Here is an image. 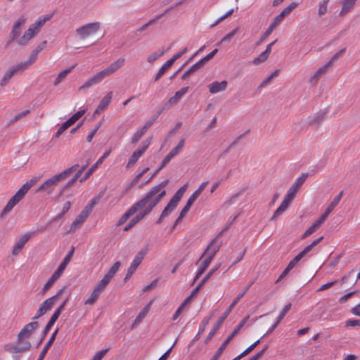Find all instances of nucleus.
<instances>
[{"mask_svg": "<svg viewBox=\"0 0 360 360\" xmlns=\"http://www.w3.org/2000/svg\"><path fill=\"white\" fill-rule=\"evenodd\" d=\"M52 17V14L40 16L29 27L22 36L19 37L27 18L26 15H22L14 22L10 32V39L8 43L15 41L19 46H27L30 40L40 32L41 28L46 22L49 21Z\"/></svg>", "mask_w": 360, "mask_h": 360, "instance_id": "obj_1", "label": "nucleus"}, {"mask_svg": "<svg viewBox=\"0 0 360 360\" xmlns=\"http://www.w3.org/2000/svg\"><path fill=\"white\" fill-rule=\"evenodd\" d=\"M168 183L169 180L167 179L151 188L140 200L133 205L135 210H139L144 216L148 214L166 195L165 187Z\"/></svg>", "mask_w": 360, "mask_h": 360, "instance_id": "obj_2", "label": "nucleus"}, {"mask_svg": "<svg viewBox=\"0 0 360 360\" xmlns=\"http://www.w3.org/2000/svg\"><path fill=\"white\" fill-rule=\"evenodd\" d=\"M78 167V164L74 165L62 172L47 179L38 188L37 191H44L47 194H51L56 186H57L60 182L66 179L72 172L76 171Z\"/></svg>", "mask_w": 360, "mask_h": 360, "instance_id": "obj_3", "label": "nucleus"}, {"mask_svg": "<svg viewBox=\"0 0 360 360\" xmlns=\"http://www.w3.org/2000/svg\"><path fill=\"white\" fill-rule=\"evenodd\" d=\"M37 182V179H32L24 184L15 194L8 200L6 205L0 213V218H4L13 208L24 198L25 195Z\"/></svg>", "mask_w": 360, "mask_h": 360, "instance_id": "obj_4", "label": "nucleus"}, {"mask_svg": "<svg viewBox=\"0 0 360 360\" xmlns=\"http://www.w3.org/2000/svg\"><path fill=\"white\" fill-rule=\"evenodd\" d=\"M254 281L250 282L243 290L241 293H240L232 302V303L230 304L229 308L226 309V311L222 314V316L218 319L217 323L214 325V327L212 330L209 333L207 337L205 339V342H207L210 341L217 330H219V328L221 327V324L226 319V318L229 316L230 312L232 311L233 307L238 304L239 300L244 296V295L247 292V291L249 290V288L251 287V285L253 284Z\"/></svg>", "mask_w": 360, "mask_h": 360, "instance_id": "obj_5", "label": "nucleus"}, {"mask_svg": "<svg viewBox=\"0 0 360 360\" xmlns=\"http://www.w3.org/2000/svg\"><path fill=\"white\" fill-rule=\"evenodd\" d=\"M66 287L62 288L58 292L51 297L46 299L44 301L39 307V309L36 314V315L32 318L33 320L37 319L44 314H45L48 311L51 310L55 303L57 302L58 297L63 295L64 291L65 290Z\"/></svg>", "mask_w": 360, "mask_h": 360, "instance_id": "obj_6", "label": "nucleus"}, {"mask_svg": "<svg viewBox=\"0 0 360 360\" xmlns=\"http://www.w3.org/2000/svg\"><path fill=\"white\" fill-rule=\"evenodd\" d=\"M148 246L144 245L137 252V254L134 257L132 262L131 263L130 266L129 267V269L127 270L126 276L124 278V281H127V280H129L131 277V276L134 274V273L136 271L138 266L142 262L145 256L148 253Z\"/></svg>", "mask_w": 360, "mask_h": 360, "instance_id": "obj_7", "label": "nucleus"}, {"mask_svg": "<svg viewBox=\"0 0 360 360\" xmlns=\"http://www.w3.org/2000/svg\"><path fill=\"white\" fill-rule=\"evenodd\" d=\"M100 27L101 23L99 22H90L78 27L75 32L79 39H85L96 34Z\"/></svg>", "mask_w": 360, "mask_h": 360, "instance_id": "obj_8", "label": "nucleus"}, {"mask_svg": "<svg viewBox=\"0 0 360 360\" xmlns=\"http://www.w3.org/2000/svg\"><path fill=\"white\" fill-rule=\"evenodd\" d=\"M221 233L218 234L212 240L210 243L208 245L205 252L202 255L200 259L206 256L207 258L211 260L213 259L217 252L219 250L222 241L220 240V236Z\"/></svg>", "mask_w": 360, "mask_h": 360, "instance_id": "obj_9", "label": "nucleus"}, {"mask_svg": "<svg viewBox=\"0 0 360 360\" xmlns=\"http://www.w3.org/2000/svg\"><path fill=\"white\" fill-rule=\"evenodd\" d=\"M248 317L244 319L239 325L235 328V330L229 335L226 340L221 344L219 348L217 349L213 357L211 360H218L222 352L226 349L227 345L230 342V341L238 334L240 329L245 324L247 319Z\"/></svg>", "mask_w": 360, "mask_h": 360, "instance_id": "obj_10", "label": "nucleus"}, {"mask_svg": "<svg viewBox=\"0 0 360 360\" xmlns=\"http://www.w3.org/2000/svg\"><path fill=\"white\" fill-rule=\"evenodd\" d=\"M31 347V343L29 341L18 342L15 343H8L4 345V348L6 352L11 354L22 353L28 350Z\"/></svg>", "mask_w": 360, "mask_h": 360, "instance_id": "obj_11", "label": "nucleus"}, {"mask_svg": "<svg viewBox=\"0 0 360 360\" xmlns=\"http://www.w3.org/2000/svg\"><path fill=\"white\" fill-rule=\"evenodd\" d=\"M39 327V323L37 321H32L29 323H27L20 332L18 335V341H28L29 339L34 331Z\"/></svg>", "mask_w": 360, "mask_h": 360, "instance_id": "obj_12", "label": "nucleus"}, {"mask_svg": "<svg viewBox=\"0 0 360 360\" xmlns=\"http://www.w3.org/2000/svg\"><path fill=\"white\" fill-rule=\"evenodd\" d=\"M124 63L125 59L124 58H119L116 61L111 63L108 68L99 72L98 74L103 79L104 78L114 74L117 70L122 68Z\"/></svg>", "mask_w": 360, "mask_h": 360, "instance_id": "obj_13", "label": "nucleus"}, {"mask_svg": "<svg viewBox=\"0 0 360 360\" xmlns=\"http://www.w3.org/2000/svg\"><path fill=\"white\" fill-rule=\"evenodd\" d=\"M34 232H30L25 233L22 236H21L19 239L15 242L13 250H12V255L13 256H17L19 255V253L22 251L26 243L29 240V239L32 237V236L34 234Z\"/></svg>", "mask_w": 360, "mask_h": 360, "instance_id": "obj_14", "label": "nucleus"}, {"mask_svg": "<svg viewBox=\"0 0 360 360\" xmlns=\"http://www.w3.org/2000/svg\"><path fill=\"white\" fill-rule=\"evenodd\" d=\"M89 210H83L81 212V213L77 217V218L75 219V221L72 223L70 226V229L68 232H73L77 229L79 228L82 224L86 221V219L89 216Z\"/></svg>", "mask_w": 360, "mask_h": 360, "instance_id": "obj_15", "label": "nucleus"}, {"mask_svg": "<svg viewBox=\"0 0 360 360\" xmlns=\"http://www.w3.org/2000/svg\"><path fill=\"white\" fill-rule=\"evenodd\" d=\"M149 144L150 142L145 143L144 145L141 148L135 150L132 153V155L129 158L127 167H131L136 163L139 158L145 153Z\"/></svg>", "mask_w": 360, "mask_h": 360, "instance_id": "obj_16", "label": "nucleus"}, {"mask_svg": "<svg viewBox=\"0 0 360 360\" xmlns=\"http://www.w3.org/2000/svg\"><path fill=\"white\" fill-rule=\"evenodd\" d=\"M111 150H108L105 152L103 155L96 161V162L92 165L88 171L85 173V174L80 179V182H84L86 181L94 172V170L104 161V160L110 155Z\"/></svg>", "mask_w": 360, "mask_h": 360, "instance_id": "obj_17", "label": "nucleus"}, {"mask_svg": "<svg viewBox=\"0 0 360 360\" xmlns=\"http://www.w3.org/2000/svg\"><path fill=\"white\" fill-rule=\"evenodd\" d=\"M228 86V82L226 80H223L221 82H214L210 84L207 87L209 89V91L212 94H215L226 90Z\"/></svg>", "mask_w": 360, "mask_h": 360, "instance_id": "obj_18", "label": "nucleus"}, {"mask_svg": "<svg viewBox=\"0 0 360 360\" xmlns=\"http://www.w3.org/2000/svg\"><path fill=\"white\" fill-rule=\"evenodd\" d=\"M188 87H183L180 90L177 91L175 94L171 97L166 103L167 108H172L176 104L188 91Z\"/></svg>", "mask_w": 360, "mask_h": 360, "instance_id": "obj_19", "label": "nucleus"}, {"mask_svg": "<svg viewBox=\"0 0 360 360\" xmlns=\"http://www.w3.org/2000/svg\"><path fill=\"white\" fill-rule=\"evenodd\" d=\"M74 251H75V248H74V247H72L70 251L65 256L63 261L60 263V264L58 266L57 269L54 271L56 274H58V276H61V275L63 274L64 270L65 269L66 266L70 263V262L72 257Z\"/></svg>", "mask_w": 360, "mask_h": 360, "instance_id": "obj_20", "label": "nucleus"}, {"mask_svg": "<svg viewBox=\"0 0 360 360\" xmlns=\"http://www.w3.org/2000/svg\"><path fill=\"white\" fill-rule=\"evenodd\" d=\"M112 96H113L112 91L108 92L106 94V95L102 98V100H101V103H99V105H98L95 112L99 113V112L105 110L108 108V106L110 103V102L112 101Z\"/></svg>", "mask_w": 360, "mask_h": 360, "instance_id": "obj_21", "label": "nucleus"}, {"mask_svg": "<svg viewBox=\"0 0 360 360\" xmlns=\"http://www.w3.org/2000/svg\"><path fill=\"white\" fill-rule=\"evenodd\" d=\"M185 145V139L182 138L177 146L174 147L165 158V162H169L174 157L177 155L184 148Z\"/></svg>", "mask_w": 360, "mask_h": 360, "instance_id": "obj_22", "label": "nucleus"}, {"mask_svg": "<svg viewBox=\"0 0 360 360\" xmlns=\"http://www.w3.org/2000/svg\"><path fill=\"white\" fill-rule=\"evenodd\" d=\"M343 195V191H340V193L335 196L330 205L326 208L325 212L322 214L326 219L329 214L334 210V208L338 205L340 202Z\"/></svg>", "mask_w": 360, "mask_h": 360, "instance_id": "obj_23", "label": "nucleus"}, {"mask_svg": "<svg viewBox=\"0 0 360 360\" xmlns=\"http://www.w3.org/2000/svg\"><path fill=\"white\" fill-rule=\"evenodd\" d=\"M291 201L287 200L284 198L283 200L282 201L281 205L277 208V210L274 212L271 220L274 221L276 220L279 216H281L288 207L289 205L290 204Z\"/></svg>", "mask_w": 360, "mask_h": 360, "instance_id": "obj_24", "label": "nucleus"}, {"mask_svg": "<svg viewBox=\"0 0 360 360\" xmlns=\"http://www.w3.org/2000/svg\"><path fill=\"white\" fill-rule=\"evenodd\" d=\"M103 80L98 72L94 75L91 78L88 79L82 86L79 89V91L89 88L94 84H98Z\"/></svg>", "mask_w": 360, "mask_h": 360, "instance_id": "obj_25", "label": "nucleus"}, {"mask_svg": "<svg viewBox=\"0 0 360 360\" xmlns=\"http://www.w3.org/2000/svg\"><path fill=\"white\" fill-rule=\"evenodd\" d=\"M58 332V329H56V331L53 333V334L51 335L50 340L47 342L45 347L41 352L37 360H43L44 359V358L45 357V356L47 353V351L49 350V347L51 346L53 342H54Z\"/></svg>", "mask_w": 360, "mask_h": 360, "instance_id": "obj_26", "label": "nucleus"}, {"mask_svg": "<svg viewBox=\"0 0 360 360\" xmlns=\"http://www.w3.org/2000/svg\"><path fill=\"white\" fill-rule=\"evenodd\" d=\"M356 0H343L342 1V8L340 15L343 16L346 15L354 6Z\"/></svg>", "mask_w": 360, "mask_h": 360, "instance_id": "obj_27", "label": "nucleus"}, {"mask_svg": "<svg viewBox=\"0 0 360 360\" xmlns=\"http://www.w3.org/2000/svg\"><path fill=\"white\" fill-rule=\"evenodd\" d=\"M323 239V236H321L320 238L314 240L310 245L306 246L302 251H301L298 255L303 258L306 256L309 252H311L313 248L319 243Z\"/></svg>", "mask_w": 360, "mask_h": 360, "instance_id": "obj_28", "label": "nucleus"}, {"mask_svg": "<svg viewBox=\"0 0 360 360\" xmlns=\"http://www.w3.org/2000/svg\"><path fill=\"white\" fill-rule=\"evenodd\" d=\"M325 113L323 112H319L313 117L308 118V124L310 125H319L324 119Z\"/></svg>", "mask_w": 360, "mask_h": 360, "instance_id": "obj_29", "label": "nucleus"}, {"mask_svg": "<svg viewBox=\"0 0 360 360\" xmlns=\"http://www.w3.org/2000/svg\"><path fill=\"white\" fill-rule=\"evenodd\" d=\"M60 276L53 272L51 278L47 281L44 287L41 289V293H46L55 283V282L60 278Z\"/></svg>", "mask_w": 360, "mask_h": 360, "instance_id": "obj_30", "label": "nucleus"}, {"mask_svg": "<svg viewBox=\"0 0 360 360\" xmlns=\"http://www.w3.org/2000/svg\"><path fill=\"white\" fill-rule=\"evenodd\" d=\"M174 64V63L169 59L168 60L161 68L159 70V71L158 72V73L156 74V75L154 77V80L156 82L158 80H159L162 76L165 73V72L169 69L172 65Z\"/></svg>", "mask_w": 360, "mask_h": 360, "instance_id": "obj_31", "label": "nucleus"}, {"mask_svg": "<svg viewBox=\"0 0 360 360\" xmlns=\"http://www.w3.org/2000/svg\"><path fill=\"white\" fill-rule=\"evenodd\" d=\"M212 260L206 257V258L203 260V262L201 263L198 271L195 276L194 281L198 280L200 276L205 271L207 268L210 264Z\"/></svg>", "mask_w": 360, "mask_h": 360, "instance_id": "obj_32", "label": "nucleus"}, {"mask_svg": "<svg viewBox=\"0 0 360 360\" xmlns=\"http://www.w3.org/2000/svg\"><path fill=\"white\" fill-rule=\"evenodd\" d=\"M30 66L26 63L25 61L21 62L16 65L12 66L10 70L12 72L13 75L17 73L22 72L24 70L27 69Z\"/></svg>", "mask_w": 360, "mask_h": 360, "instance_id": "obj_33", "label": "nucleus"}, {"mask_svg": "<svg viewBox=\"0 0 360 360\" xmlns=\"http://www.w3.org/2000/svg\"><path fill=\"white\" fill-rule=\"evenodd\" d=\"M58 317H59L58 314L53 313V314L51 317L50 320L49 321L48 323L46 324V326H45V328L43 330L42 338H44L46 335V334L48 333V332L49 331L51 328L53 326L55 322L57 321Z\"/></svg>", "mask_w": 360, "mask_h": 360, "instance_id": "obj_34", "label": "nucleus"}, {"mask_svg": "<svg viewBox=\"0 0 360 360\" xmlns=\"http://www.w3.org/2000/svg\"><path fill=\"white\" fill-rule=\"evenodd\" d=\"M178 203L173 200H170L167 206L162 212V217H167L170 212H172L177 206Z\"/></svg>", "mask_w": 360, "mask_h": 360, "instance_id": "obj_35", "label": "nucleus"}, {"mask_svg": "<svg viewBox=\"0 0 360 360\" xmlns=\"http://www.w3.org/2000/svg\"><path fill=\"white\" fill-rule=\"evenodd\" d=\"M136 212L135 207L131 206L119 219L118 224L121 225L126 222L127 219Z\"/></svg>", "mask_w": 360, "mask_h": 360, "instance_id": "obj_36", "label": "nucleus"}, {"mask_svg": "<svg viewBox=\"0 0 360 360\" xmlns=\"http://www.w3.org/2000/svg\"><path fill=\"white\" fill-rule=\"evenodd\" d=\"M278 25H277L275 22H272V23L269 25L268 29L265 31V32L263 34V35L260 37L259 41L257 42V44H259L262 43L266 38H267L272 32L276 28V27Z\"/></svg>", "mask_w": 360, "mask_h": 360, "instance_id": "obj_37", "label": "nucleus"}, {"mask_svg": "<svg viewBox=\"0 0 360 360\" xmlns=\"http://www.w3.org/2000/svg\"><path fill=\"white\" fill-rule=\"evenodd\" d=\"M330 0H323L319 3L318 15L321 17L328 12V4Z\"/></svg>", "mask_w": 360, "mask_h": 360, "instance_id": "obj_38", "label": "nucleus"}, {"mask_svg": "<svg viewBox=\"0 0 360 360\" xmlns=\"http://www.w3.org/2000/svg\"><path fill=\"white\" fill-rule=\"evenodd\" d=\"M201 67L202 65L198 62H197L184 72V74L181 76V79H186L191 74L199 70Z\"/></svg>", "mask_w": 360, "mask_h": 360, "instance_id": "obj_39", "label": "nucleus"}, {"mask_svg": "<svg viewBox=\"0 0 360 360\" xmlns=\"http://www.w3.org/2000/svg\"><path fill=\"white\" fill-rule=\"evenodd\" d=\"M74 67H72L70 68L66 69V70L62 71L61 72H60L59 75L56 78V79L53 82V85L58 86L63 79H65V78L71 72V70Z\"/></svg>", "mask_w": 360, "mask_h": 360, "instance_id": "obj_40", "label": "nucleus"}, {"mask_svg": "<svg viewBox=\"0 0 360 360\" xmlns=\"http://www.w3.org/2000/svg\"><path fill=\"white\" fill-rule=\"evenodd\" d=\"M145 216L141 212H139L133 219H131L129 223L125 226L124 231H128L131 229L136 224L141 221Z\"/></svg>", "mask_w": 360, "mask_h": 360, "instance_id": "obj_41", "label": "nucleus"}, {"mask_svg": "<svg viewBox=\"0 0 360 360\" xmlns=\"http://www.w3.org/2000/svg\"><path fill=\"white\" fill-rule=\"evenodd\" d=\"M13 74L12 73V72L9 70H8L5 74L4 75L3 77L1 78V79L0 80V86L1 87H4L5 86H6L10 79L13 77Z\"/></svg>", "mask_w": 360, "mask_h": 360, "instance_id": "obj_42", "label": "nucleus"}, {"mask_svg": "<svg viewBox=\"0 0 360 360\" xmlns=\"http://www.w3.org/2000/svg\"><path fill=\"white\" fill-rule=\"evenodd\" d=\"M187 186H188V184H185L183 186H181L176 192V193L173 195V197L172 198V200H174L176 202L179 203V202L180 201V200L181 199L184 193H185V191H186V188H187Z\"/></svg>", "mask_w": 360, "mask_h": 360, "instance_id": "obj_43", "label": "nucleus"}, {"mask_svg": "<svg viewBox=\"0 0 360 360\" xmlns=\"http://www.w3.org/2000/svg\"><path fill=\"white\" fill-rule=\"evenodd\" d=\"M101 293L94 289L89 297L85 301V304L93 305L101 296Z\"/></svg>", "mask_w": 360, "mask_h": 360, "instance_id": "obj_44", "label": "nucleus"}, {"mask_svg": "<svg viewBox=\"0 0 360 360\" xmlns=\"http://www.w3.org/2000/svg\"><path fill=\"white\" fill-rule=\"evenodd\" d=\"M30 113V110H26L22 112H20L18 114H17L16 115L14 116V117L13 119H11L6 124V127H9L11 126V124H13V123L16 122L17 121H18L19 120L25 117L26 115H27L28 114Z\"/></svg>", "mask_w": 360, "mask_h": 360, "instance_id": "obj_45", "label": "nucleus"}, {"mask_svg": "<svg viewBox=\"0 0 360 360\" xmlns=\"http://www.w3.org/2000/svg\"><path fill=\"white\" fill-rule=\"evenodd\" d=\"M307 177H308L307 173L302 174L300 177H298L296 179L295 182L292 185V186L295 188L298 191L300 189V188L301 187V186L306 181Z\"/></svg>", "mask_w": 360, "mask_h": 360, "instance_id": "obj_46", "label": "nucleus"}, {"mask_svg": "<svg viewBox=\"0 0 360 360\" xmlns=\"http://www.w3.org/2000/svg\"><path fill=\"white\" fill-rule=\"evenodd\" d=\"M110 282H108V281H106L104 278H103L98 283L97 285L94 287V290L97 292H98L99 293L102 294V292L104 291V290L105 289L106 286L108 285Z\"/></svg>", "mask_w": 360, "mask_h": 360, "instance_id": "obj_47", "label": "nucleus"}, {"mask_svg": "<svg viewBox=\"0 0 360 360\" xmlns=\"http://www.w3.org/2000/svg\"><path fill=\"white\" fill-rule=\"evenodd\" d=\"M110 282H108V281H106L104 278H103L98 283L97 285L94 287V290L97 292H98L99 293L102 294V292L104 291V290L105 289L106 286L108 285Z\"/></svg>", "mask_w": 360, "mask_h": 360, "instance_id": "obj_48", "label": "nucleus"}, {"mask_svg": "<svg viewBox=\"0 0 360 360\" xmlns=\"http://www.w3.org/2000/svg\"><path fill=\"white\" fill-rule=\"evenodd\" d=\"M148 312V307H146L136 317L131 328H134L137 324H139L146 316Z\"/></svg>", "mask_w": 360, "mask_h": 360, "instance_id": "obj_49", "label": "nucleus"}, {"mask_svg": "<svg viewBox=\"0 0 360 360\" xmlns=\"http://www.w3.org/2000/svg\"><path fill=\"white\" fill-rule=\"evenodd\" d=\"M85 112H86L85 110H79L75 114H74L72 117H70L68 120V121L70 122V124L71 125H72L85 113Z\"/></svg>", "mask_w": 360, "mask_h": 360, "instance_id": "obj_50", "label": "nucleus"}, {"mask_svg": "<svg viewBox=\"0 0 360 360\" xmlns=\"http://www.w3.org/2000/svg\"><path fill=\"white\" fill-rule=\"evenodd\" d=\"M220 264L216 265L214 267H213L208 274L204 277V278L201 281L200 283L201 285H204L206 282L210 278V277L218 270L219 268Z\"/></svg>", "mask_w": 360, "mask_h": 360, "instance_id": "obj_51", "label": "nucleus"}, {"mask_svg": "<svg viewBox=\"0 0 360 360\" xmlns=\"http://www.w3.org/2000/svg\"><path fill=\"white\" fill-rule=\"evenodd\" d=\"M38 55H39V53L37 51H35L34 50H33L32 51V53H30V55L29 58H27V60H25L26 63L29 66H31L37 60V59L38 58Z\"/></svg>", "mask_w": 360, "mask_h": 360, "instance_id": "obj_52", "label": "nucleus"}, {"mask_svg": "<svg viewBox=\"0 0 360 360\" xmlns=\"http://www.w3.org/2000/svg\"><path fill=\"white\" fill-rule=\"evenodd\" d=\"M297 191H298L295 188L291 186L288 189L287 194L285 196V198L292 202L294 198L295 197V195L297 193Z\"/></svg>", "mask_w": 360, "mask_h": 360, "instance_id": "obj_53", "label": "nucleus"}, {"mask_svg": "<svg viewBox=\"0 0 360 360\" xmlns=\"http://www.w3.org/2000/svg\"><path fill=\"white\" fill-rule=\"evenodd\" d=\"M217 51L218 49H215L206 56H205L203 58H202L200 60H199L198 63L202 66L205 63L212 59L214 57V56L217 53Z\"/></svg>", "mask_w": 360, "mask_h": 360, "instance_id": "obj_54", "label": "nucleus"}, {"mask_svg": "<svg viewBox=\"0 0 360 360\" xmlns=\"http://www.w3.org/2000/svg\"><path fill=\"white\" fill-rule=\"evenodd\" d=\"M163 51H161V52H154V53H152L151 54H150L148 58H147V61L150 63L154 62L155 60H156L157 59H158L159 58H160L162 55H163Z\"/></svg>", "mask_w": 360, "mask_h": 360, "instance_id": "obj_55", "label": "nucleus"}, {"mask_svg": "<svg viewBox=\"0 0 360 360\" xmlns=\"http://www.w3.org/2000/svg\"><path fill=\"white\" fill-rule=\"evenodd\" d=\"M290 308H291V304L290 303L286 304L283 307V309H282V311H281L280 315L278 316L277 320H276V322L279 323V322L284 318V316L288 312V311L290 309Z\"/></svg>", "mask_w": 360, "mask_h": 360, "instance_id": "obj_56", "label": "nucleus"}, {"mask_svg": "<svg viewBox=\"0 0 360 360\" xmlns=\"http://www.w3.org/2000/svg\"><path fill=\"white\" fill-rule=\"evenodd\" d=\"M234 10L233 9H231L229 10L226 14H224V15H222L221 17H220L219 19H217L212 25L211 27H214V26H216L218 24H219L220 22H221L223 20H224L225 19H226L227 18L230 17L233 13Z\"/></svg>", "mask_w": 360, "mask_h": 360, "instance_id": "obj_57", "label": "nucleus"}, {"mask_svg": "<svg viewBox=\"0 0 360 360\" xmlns=\"http://www.w3.org/2000/svg\"><path fill=\"white\" fill-rule=\"evenodd\" d=\"M302 258L299 255H297V256H295L290 262L289 264H288L287 266V269H289L290 271L291 269H292L302 259Z\"/></svg>", "mask_w": 360, "mask_h": 360, "instance_id": "obj_58", "label": "nucleus"}, {"mask_svg": "<svg viewBox=\"0 0 360 360\" xmlns=\"http://www.w3.org/2000/svg\"><path fill=\"white\" fill-rule=\"evenodd\" d=\"M268 57L269 56L265 53L262 52L257 57L254 58L252 63L255 65H257L260 63L264 62L268 58Z\"/></svg>", "mask_w": 360, "mask_h": 360, "instance_id": "obj_59", "label": "nucleus"}, {"mask_svg": "<svg viewBox=\"0 0 360 360\" xmlns=\"http://www.w3.org/2000/svg\"><path fill=\"white\" fill-rule=\"evenodd\" d=\"M102 124V122H99L96 126L94 127V129L88 134L86 137V141L88 142H91L94 135L96 134L99 128L101 127Z\"/></svg>", "mask_w": 360, "mask_h": 360, "instance_id": "obj_60", "label": "nucleus"}, {"mask_svg": "<svg viewBox=\"0 0 360 360\" xmlns=\"http://www.w3.org/2000/svg\"><path fill=\"white\" fill-rule=\"evenodd\" d=\"M108 352V349H102L96 353L91 360H101Z\"/></svg>", "mask_w": 360, "mask_h": 360, "instance_id": "obj_61", "label": "nucleus"}, {"mask_svg": "<svg viewBox=\"0 0 360 360\" xmlns=\"http://www.w3.org/2000/svg\"><path fill=\"white\" fill-rule=\"evenodd\" d=\"M99 199H100V197L93 198L90 201V202L87 205L85 206L84 210H89V213L91 214V212H92L93 207L98 202Z\"/></svg>", "mask_w": 360, "mask_h": 360, "instance_id": "obj_62", "label": "nucleus"}, {"mask_svg": "<svg viewBox=\"0 0 360 360\" xmlns=\"http://www.w3.org/2000/svg\"><path fill=\"white\" fill-rule=\"evenodd\" d=\"M345 49H342L337 52L335 55H333L328 63L331 66L335 60H337L341 56L345 53Z\"/></svg>", "mask_w": 360, "mask_h": 360, "instance_id": "obj_63", "label": "nucleus"}, {"mask_svg": "<svg viewBox=\"0 0 360 360\" xmlns=\"http://www.w3.org/2000/svg\"><path fill=\"white\" fill-rule=\"evenodd\" d=\"M144 134L140 129L135 132L131 138V143L136 144Z\"/></svg>", "mask_w": 360, "mask_h": 360, "instance_id": "obj_64", "label": "nucleus"}]
</instances>
